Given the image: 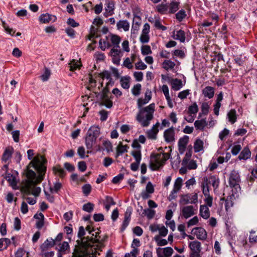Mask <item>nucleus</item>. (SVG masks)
<instances>
[{"instance_id": "f257e3e1", "label": "nucleus", "mask_w": 257, "mask_h": 257, "mask_svg": "<svg viewBox=\"0 0 257 257\" xmlns=\"http://www.w3.org/2000/svg\"><path fill=\"white\" fill-rule=\"evenodd\" d=\"M47 160L42 156L35 157L27 167L26 176L30 184L35 186L44 179L47 170Z\"/></svg>"}, {"instance_id": "f03ea898", "label": "nucleus", "mask_w": 257, "mask_h": 257, "mask_svg": "<svg viewBox=\"0 0 257 257\" xmlns=\"http://www.w3.org/2000/svg\"><path fill=\"white\" fill-rule=\"evenodd\" d=\"M155 105L153 103L148 106L141 108L136 116V120L143 127L148 126L154 117Z\"/></svg>"}, {"instance_id": "7ed1b4c3", "label": "nucleus", "mask_w": 257, "mask_h": 257, "mask_svg": "<svg viewBox=\"0 0 257 257\" xmlns=\"http://www.w3.org/2000/svg\"><path fill=\"white\" fill-rule=\"evenodd\" d=\"M85 233L86 232L84 227L80 226L77 234L79 239L76 241L77 245L76 246L81 249H89L92 247L94 242H98L99 239L97 238V233H96L94 238L89 236L84 237Z\"/></svg>"}, {"instance_id": "20e7f679", "label": "nucleus", "mask_w": 257, "mask_h": 257, "mask_svg": "<svg viewBox=\"0 0 257 257\" xmlns=\"http://www.w3.org/2000/svg\"><path fill=\"white\" fill-rule=\"evenodd\" d=\"M100 134V128L92 126L88 130L85 138V145L88 149H91Z\"/></svg>"}, {"instance_id": "39448f33", "label": "nucleus", "mask_w": 257, "mask_h": 257, "mask_svg": "<svg viewBox=\"0 0 257 257\" xmlns=\"http://www.w3.org/2000/svg\"><path fill=\"white\" fill-rule=\"evenodd\" d=\"M164 165L159 154H152L150 157V167L152 170H157Z\"/></svg>"}, {"instance_id": "423d86ee", "label": "nucleus", "mask_w": 257, "mask_h": 257, "mask_svg": "<svg viewBox=\"0 0 257 257\" xmlns=\"http://www.w3.org/2000/svg\"><path fill=\"white\" fill-rule=\"evenodd\" d=\"M240 181L239 173L235 170L231 171L229 178V184L230 187L235 188V189L239 188V183Z\"/></svg>"}, {"instance_id": "0eeeda50", "label": "nucleus", "mask_w": 257, "mask_h": 257, "mask_svg": "<svg viewBox=\"0 0 257 257\" xmlns=\"http://www.w3.org/2000/svg\"><path fill=\"white\" fill-rule=\"evenodd\" d=\"M182 179L180 177H178L176 179L174 182L173 189L168 196V199L169 201L174 200L176 198V194L182 187Z\"/></svg>"}, {"instance_id": "6e6552de", "label": "nucleus", "mask_w": 257, "mask_h": 257, "mask_svg": "<svg viewBox=\"0 0 257 257\" xmlns=\"http://www.w3.org/2000/svg\"><path fill=\"white\" fill-rule=\"evenodd\" d=\"M197 201L198 195L197 193L182 195H181L180 200V203L184 204H187L189 203L195 204L197 203Z\"/></svg>"}, {"instance_id": "1a4fd4ad", "label": "nucleus", "mask_w": 257, "mask_h": 257, "mask_svg": "<svg viewBox=\"0 0 257 257\" xmlns=\"http://www.w3.org/2000/svg\"><path fill=\"white\" fill-rule=\"evenodd\" d=\"M193 206L188 205L181 208V215L185 219H187L195 214Z\"/></svg>"}, {"instance_id": "9d476101", "label": "nucleus", "mask_w": 257, "mask_h": 257, "mask_svg": "<svg viewBox=\"0 0 257 257\" xmlns=\"http://www.w3.org/2000/svg\"><path fill=\"white\" fill-rule=\"evenodd\" d=\"M173 250L171 247L163 248L158 247L156 249L158 257H170L173 254Z\"/></svg>"}, {"instance_id": "9b49d317", "label": "nucleus", "mask_w": 257, "mask_h": 257, "mask_svg": "<svg viewBox=\"0 0 257 257\" xmlns=\"http://www.w3.org/2000/svg\"><path fill=\"white\" fill-rule=\"evenodd\" d=\"M164 138L166 142L168 143H172L175 141V130L172 126L164 132Z\"/></svg>"}, {"instance_id": "f8f14e48", "label": "nucleus", "mask_w": 257, "mask_h": 257, "mask_svg": "<svg viewBox=\"0 0 257 257\" xmlns=\"http://www.w3.org/2000/svg\"><path fill=\"white\" fill-rule=\"evenodd\" d=\"M192 232L196 235L197 238L200 240H205L207 238V232L202 227H195Z\"/></svg>"}, {"instance_id": "ddd939ff", "label": "nucleus", "mask_w": 257, "mask_h": 257, "mask_svg": "<svg viewBox=\"0 0 257 257\" xmlns=\"http://www.w3.org/2000/svg\"><path fill=\"white\" fill-rule=\"evenodd\" d=\"M91 251L89 249L78 247L75 248L72 257H86L90 254Z\"/></svg>"}, {"instance_id": "4468645a", "label": "nucleus", "mask_w": 257, "mask_h": 257, "mask_svg": "<svg viewBox=\"0 0 257 257\" xmlns=\"http://www.w3.org/2000/svg\"><path fill=\"white\" fill-rule=\"evenodd\" d=\"M160 123L157 122L150 130L148 131L147 136L149 139L152 140H156L157 139V136L159 132L158 127Z\"/></svg>"}, {"instance_id": "2eb2a0df", "label": "nucleus", "mask_w": 257, "mask_h": 257, "mask_svg": "<svg viewBox=\"0 0 257 257\" xmlns=\"http://www.w3.org/2000/svg\"><path fill=\"white\" fill-rule=\"evenodd\" d=\"M55 244V240H53L52 238H47L41 245L40 248L42 251H47L49 248L54 246Z\"/></svg>"}, {"instance_id": "dca6fc26", "label": "nucleus", "mask_w": 257, "mask_h": 257, "mask_svg": "<svg viewBox=\"0 0 257 257\" xmlns=\"http://www.w3.org/2000/svg\"><path fill=\"white\" fill-rule=\"evenodd\" d=\"M202 92L205 97L211 99L214 96V88L211 86H206L202 89Z\"/></svg>"}, {"instance_id": "f3484780", "label": "nucleus", "mask_w": 257, "mask_h": 257, "mask_svg": "<svg viewBox=\"0 0 257 257\" xmlns=\"http://www.w3.org/2000/svg\"><path fill=\"white\" fill-rule=\"evenodd\" d=\"M199 214L203 218L208 219L210 216V211L208 206L205 205H200Z\"/></svg>"}, {"instance_id": "a211bd4d", "label": "nucleus", "mask_w": 257, "mask_h": 257, "mask_svg": "<svg viewBox=\"0 0 257 257\" xmlns=\"http://www.w3.org/2000/svg\"><path fill=\"white\" fill-rule=\"evenodd\" d=\"M56 18L54 16L48 14H42L39 17V20L42 23L46 24L53 20L55 21Z\"/></svg>"}, {"instance_id": "6ab92c4d", "label": "nucleus", "mask_w": 257, "mask_h": 257, "mask_svg": "<svg viewBox=\"0 0 257 257\" xmlns=\"http://www.w3.org/2000/svg\"><path fill=\"white\" fill-rule=\"evenodd\" d=\"M170 82L172 89L175 91L180 90L183 86L182 80L177 78L172 79Z\"/></svg>"}, {"instance_id": "aec40b11", "label": "nucleus", "mask_w": 257, "mask_h": 257, "mask_svg": "<svg viewBox=\"0 0 257 257\" xmlns=\"http://www.w3.org/2000/svg\"><path fill=\"white\" fill-rule=\"evenodd\" d=\"M189 247L192 252L199 253L201 251V243L198 241H192L189 243Z\"/></svg>"}, {"instance_id": "412c9836", "label": "nucleus", "mask_w": 257, "mask_h": 257, "mask_svg": "<svg viewBox=\"0 0 257 257\" xmlns=\"http://www.w3.org/2000/svg\"><path fill=\"white\" fill-rule=\"evenodd\" d=\"M173 35H174V38L176 40L180 41L181 42L183 43L185 41V33L184 31L179 30L177 31L176 33L175 31L173 32Z\"/></svg>"}, {"instance_id": "4be33fe9", "label": "nucleus", "mask_w": 257, "mask_h": 257, "mask_svg": "<svg viewBox=\"0 0 257 257\" xmlns=\"http://www.w3.org/2000/svg\"><path fill=\"white\" fill-rule=\"evenodd\" d=\"M250 156L251 152L247 147H245L238 156V159L246 160L249 158Z\"/></svg>"}, {"instance_id": "5701e85b", "label": "nucleus", "mask_w": 257, "mask_h": 257, "mask_svg": "<svg viewBox=\"0 0 257 257\" xmlns=\"http://www.w3.org/2000/svg\"><path fill=\"white\" fill-rule=\"evenodd\" d=\"M118 30L122 29L124 31H127L130 28V24L126 20H119L116 24Z\"/></svg>"}, {"instance_id": "b1692460", "label": "nucleus", "mask_w": 257, "mask_h": 257, "mask_svg": "<svg viewBox=\"0 0 257 257\" xmlns=\"http://www.w3.org/2000/svg\"><path fill=\"white\" fill-rule=\"evenodd\" d=\"M13 152V148H6L2 156L3 161L6 163L12 157Z\"/></svg>"}, {"instance_id": "393cba45", "label": "nucleus", "mask_w": 257, "mask_h": 257, "mask_svg": "<svg viewBox=\"0 0 257 257\" xmlns=\"http://www.w3.org/2000/svg\"><path fill=\"white\" fill-rule=\"evenodd\" d=\"M130 77L128 76H125L121 77L120 79V83L121 85V86L125 89H128L130 88Z\"/></svg>"}, {"instance_id": "a878e982", "label": "nucleus", "mask_w": 257, "mask_h": 257, "mask_svg": "<svg viewBox=\"0 0 257 257\" xmlns=\"http://www.w3.org/2000/svg\"><path fill=\"white\" fill-rule=\"evenodd\" d=\"M194 126L195 128L198 130H203L207 123L205 119L201 120H197L194 122Z\"/></svg>"}, {"instance_id": "bb28decb", "label": "nucleus", "mask_w": 257, "mask_h": 257, "mask_svg": "<svg viewBox=\"0 0 257 257\" xmlns=\"http://www.w3.org/2000/svg\"><path fill=\"white\" fill-rule=\"evenodd\" d=\"M228 121L231 123L233 124L236 121L237 116L236 112L235 109H231L227 114Z\"/></svg>"}, {"instance_id": "cd10ccee", "label": "nucleus", "mask_w": 257, "mask_h": 257, "mask_svg": "<svg viewBox=\"0 0 257 257\" xmlns=\"http://www.w3.org/2000/svg\"><path fill=\"white\" fill-rule=\"evenodd\" d=\"M203 149V142L200 139H197L194 144V150L195 153L202 151Z\"/></svg>"}, {"instance_id": "c85d7f7f", "label": "nucleus", "mask_w": 257, "mask_h": 257, "mask_svg": "<svg viewBox=\"0 0 257 257\" xmlns=\"http://www.w3.org/2000/svg\"><path fill=\"white\" fill-rule=\"evenodd\" d=\"M128 147L127 145H122V143L120 142L119 144L116 148V156L117 157L120 155H122L125 152H127Z\"/></svg>"}, {"instance_id": "c756f323", "label": "nucleus", "mask_w": 257, "mask_h": 257, "mask_svg": "<svg viewBox=\"0 0 257 257\" xmlns=\"http://www.w3.org/2000/svg\"><path fill=\"white\" fill-rule=\"evenodd\" d=\"M106 7L105 8V11L108 12V15H113L114 14V3L113 1L109 0L106 2Z\"/></svg>"}, {"instance_id": "7c9ffc66", "label": "nucleus", "mask_w": 257, "mask_h": 257, "mask_svg": "<svg viewBox=\"0 0 257 257\" xmlns=\"http://www.w3.org/2000/svg\"><path fill=\"white\" fill-rule=\"evenodd\" d=\"M110 41L113 47H120L119 43L120 42L121 39L119 36L114 34H111Z\"/></svg>"}, {"instance_id": "2f4dec72", "label": "nucleus", "mask_w": 257, "mask_h": 257, "mask_svg": "<svg viewBox=\"0 0 257 257\" xmlns=\"http://www.w3.org/2000/svg\"><path fill=\"white\" fill-rule=\"evenodd\" d=\"M11 243V240L7 238H2L0 239V251H2L7 248L8 246Z\"/></svg>"}, {"instance_id": "473e14b6", "label": "nucleus", "mask_w": 257, "mask_h": 257, "mask_svg": "<svg viewBox=\"0 0 257 257\" xmlns=\"http://www.w3.org/2000/svg\"><path fill=\"white\" fill-rule=\"evenodd\" d=\"M6 179L9 182L10 185L14 188L17 186V181L16 177L11 174H7L6 176Z\"/></svg>"}, {"instance_id": "72a5a7b5", "label": "nucleus", "mask_w": 257, "mask_h": 257, "mask_svg": "<svg viewBox=\"0 0 257 257\" xmlns=\"http://www.w3.org/2000/svg\"><path fill=\"white\" fill-rule=\"evenodd\" d=\"M175 66V63L170 60H165L162 63V67L166 70L173 69Z\"/></svg>"}, {"instance_id": "f704fd0d", "label": "nucleus", "mask_w": 257, "mask_h": 257, "mask_svg": "<svg viewBox=\"0 0 257 257\" xmlns=\"http://www.w3.org/2000/svg\"><path fill=\"white\" fill-rule=\"evenodd\" d=\"M201 188L203 194L204 196H208L209 195V187L208 185V180L207 179H205L203 180V181L201 183Z\"/></svg>"}, {"instance_id": "c9c22d12", "label": "nucleus", "mask_w": 257, "mask_h": 257, "mask_svg": "<svg viewBox=\"0 0 257 257\" xmlns=\"http://www.w3.org/2000/svg\"><path fill=\"white\" fill-rule=\"evenodd\" d=\"M53 171L55 174H57L60 178H63L66 175L65 171L60 166H55L53 168Z\"/></svg>"}, {"instance_id": "e433bc0d", "label": "nucleus", "mask_w": 257, "mask_h": 257, "mask_svg": "<svg viewBox=\"0 0 257 257\" xmlns=\"http://www.w3.org/2000/svg\"><path fill=\"white\" fill-rule=\"evenodd\" d=\"M70 70L73 71L77 69H80L81 67V62L75 59H73L69 63Z\"/></svg>"}, {"instance_id": "4c0bfd02", "label": "nucleus", "mask_w": 257, "mask_h": 257, "mask_svg": "<svg viewBox=\"0 0 257 257\" xmlns=\"http://www.w3.org/2000/svg\"><path fill=\"white\" fill-rule=\"evenodd\" d=\"M102 145H103V146L104 147V148H102L101 149L99 148L98 149L99 151L106 150V151L108 153L112 151V144L108 140H104V141H103Z\"/></svg>"}, {"instance_id": "58836bf2", "label": "nucleus", "mask_w": 257, "mask_h": 257, "mask_svg": "<svg viewBox=\"0 0 257 257\" xmlns=\"http://www.w3.org/2000/svg\"><path fill=\"white\" fill-rule=\"evenodd\" d=\"M151 99V94H149L148 98H139L138 99L137 101V105L138 108L140 109L141 108H143L144 107H142L143 105L147 104L148 103L149 100Z\"/></svg>"}, {"instance_id": "ea45409f", "label": "nucleus", "mask_w": 257, "mask_h": 257, "mask_svg": "<svg viewBox=\"0 0 257 257\" xmlns=\"http://www.w3.org/2000/svg\"><path fill=\"white\" fill-rule=\"evenodd\" d=\"M189 141V137L187 136H184L180 138L178 141V147L186 148V145Z\"/></svg>"}, {"instance_id": "a19ab883", "label": "nucleus", "mask_w": 257, "mask_h": 257, "mask_svg": "<svg viewBox=\"0 0 257 257\" xmlns=\"http://www.w3.org/2000/svg\"><path fill=\"white\" fill-rule=\"evenodd\" d=\"M179 3L174 1H172L170 3L169 7V12L170 13H174L176 12L179 9L178 7Z\"/></svg>"}, {"instance_id": "79ce46f5", "label": "nucleus", "mask_w": 257, "mask_h": 257, "mask_svg": "<svg viewBox=\"0 0 257 257\" xmlns=\"http://www.w3.org/2000/svg\"><path fill=\"white\" fill-rule=\"evenodd\" d=\"M141 84L138 83L134 86L132 89V93L135 96H138L140 94L141 90Z\"/></svg>"}, {"instance_id": "37998d69", "label": "nucleus", "mask_w": 257, "mask_h": 257, "mask_svg": "<svg viewBox=\"0 0 257 257\" xmlns=\"http://www.w3.org/2000/svg\"><path fill=\"white\" fill-rule=\"evenodd\" d=\"M131 154L136 160V162L140 163L142 159V155L141 150L132 151Z\"/></svg>"}, {"instance_id": "c03bdc74", "label": "nucleus", "mask_w": 257, "mask_h": 257, "mask_svg": "<svg viewBox=\"0 0 257 257\" xmlns=\"http://www.w3.org/2000/svg\"><path fill=\"white\" fill-rule=\"evenodd\" d=\"M157 11L161 14H165L168 11V6L167 4H161L156 7Z\"/></svg>"}, {"instance_id": "a18cd8bd", "label": "nucleus", "mask_w": 257, "mask_h": 257, "mask_svg": "<svg viewBox=\"0 0 257 257\" xmlns=\"http://www.w3.org/2000/svg\"><path fill=\"white\" fill-rule=\"evenodd\" d=\"M94 204L92 203L88 202L83 205L82 209L84 211L88 213H91L94 209Z\"/></svg>"}, {"instance_id": "49530a36", "label": "nucleus", "mask_w": 257, "mask_h": 257, "mask_svg": "<svg viewBox=\"0 0 257 257\" xmlns=\"http://www.w3.org/2000/svg\"><path fill=\"white\" fill-rule=\"evenodd\" d=\"M121 53V50L119 47H113L110 51V55L112 57H118Z\"/></svg>"}, {"instance_id": "de8ad7c7", "label": "nucleus", "mask_w": 257, "mask_h": 257, "mask_svg": "<svg viewBox=\"0 0 257 257\" xmlns=\"http://www.w3.org/2000/svg\"><path fill=\"white\" fill-rule=\"evenodd\" d=\"M99 44L100 49L102 51H105L106 48H109L111 46V45L108 42L103 40L102 39L99 40Z\"/></svg>"}, {"instance_id": "09e8293b", "label": "nucleus", "mask_w": 257, "mask_h": 257, "mask_svg": "<svg viewBox=\"0 0 257 257\" xmlns=\"http://www.w3.org/2000/svg\"><path fill=\"white\" fill-rule=\"evenodd\" d=\"M186 16V12L184 10H180L176 14V18L179 22H181Z\"/></svg>"}, {"instance_id": "8fccbe9b", "label": "nucleus", "mask_w": 257, "mask_h": 257, "mask_svg": "<svg viewBox=\"0 0 257 257\" xmlns=\"http://www.w3.org/2000/svg\"><path fill=\"white\" fill-rule=\"evenodd\" d=\"M147 216L149 219H152L155 214V211L151 209H145L143 214Z\"/></svg>"}, {"instance_id": "3c124183", "label": "nucleus", "mask_w": 257, "mask_h": 257, "mask_svg": "<svg viewBox=\"0 0 257 257\" xmlns=\"http://www.w3.org/2000/svg\"><path fill=\"white\" fill-rule=\"evenodd\" d=\"M198 111V107L196 102H194L188 107V113L195 114Z\"/></svg>"}, {"instance_id": "603ef678", "label": "nucleus", "mask_w": 257, "mask_h": 257, "mask_svg": "<svg viewBox=\"0 0 257 257\" xmlns=\"http://www.w3.org/2000/svg\"><path fill=\"white\" fill-rule=\"evenodd\" d=\"M141 53L143 55L150 54L152 53L151 47L149 45H144L141 48Z\"/></svg>"}, {"instance_id": "864d4df0", "label": "nucleus", "mask_w": 257, "mask_h": 257, "mask_svg": "<svg viewBox=\"0 0 257 257\" xmlns=\"http://www.w3.org/2000/svg\"><path fill=\"white\" fill-rule=\"evenodd\" d=\"M50 71L48 68H46L44 73L40 76L41 79L43 81H47L50 76Z\"/></svg>"}, {"instance_id": "5fc2aeb1", "label": "nucleus", "mask_w": 257, "mask_h": 257, "mask_svg": "<svg viewBox=\"0 0 257 257\" xmlns=\"http://www.w3.org/2000/svg\"><path fill=\"white\" fill-rule=\"evenodd\" d=\"M155 240L158 246H164L168 244V241L165 239H160L159 236L155 237Z\"/></svg>"}, {"instance_id": "6e6d98bb", "label": "nucleus", "mask_w": 257, "mask_h": 257, "mask_svg": "<svg viewBox=\"0 0 257 257\" xmlns=\"http://www.w3.org/2000/svg\"><path fill=\"white\" fill-rule=\"evenodd\" d=\"M62 187V184L59 182H56L54 185L53 188H50V190L51 193L55 192L57 193Z\"/></svg>"}, {"instance_id": "4d7b16f0", "label": "nucleus", "mask_w": 257, "mask_h": 257, "mask_svg": "<svg viewBox=\"0 0 257 257\" xmlns=\"http://www.w3.org/2000/svg\"><path fill=\"white\" fill-rule=\"evenodd\" d=\"M209 106L207 102H203L201 106V112L203 114L206 115L209 111Z\"/></svg>"}, {"instance_id": "13d9d810", "label": "nucleus", "mask_w": 257, "mask_h": 257, "mask_svg": "<svg viewBox=\"0 0 257 257\" xmlns=\"http://www.w3.org/2000/svg\"><path fill=\"white\" fill-rule=\"evenodd\" d=\"M83 193L85 196H87L91 191V186L90 184H85L82 187Z\"/></svg>"}, {"instance_id": "bf43d9fd", "label": "nucleus", "mask_w": 257, "mask_h": 257, "mask_svg": "<svg viewBox=\"0 0 257 257\" xmlns=\"http://www.w3.org/2000/svg\"><path fill=\"white\" fill-rule=\"evenodd\" d=\"M149 40L150 37L148 34L142 33L140 38V40L142 43H147L149 42Z\"/></svg>"}, {"instance_id": "052dcab7", "label": "nucleus", "mask_w": 257, "mask_h": 257, "mask_svg": "<svg viewBox=\"0 0 257 257\" xmlns=\"http://www.w3.org/2000/svg\"><path fill=\"white\" fill-rule=\"evenodd\" d=\"M198 222V218L197 216H194L190 219L187 222V227H189L191 226L196 225Z\"/></svg>"}, {"instance_id": "680f3d73", "label": "nucleus", "mask_w": 257, "mask_h": 257, "mask_svg": "<svg viewBox=\"0 0 257 257\" xmlns=\"http://www.w3.org/2000/svg\"><path fill=\"white\" fill-rule=\"evenodd\" d=\"M104 204H108L109 205H114L116 203L114 201L112 197L109 196H106L104 202Z\"/></svg>"}, {"instance_id": "e2e57ef3", "label": "nucleus", "mask_w": 257, "mask_h": 257, "mask_svg": "<svg viewBox=\"0 0 257 257\" xmlns=\"http://www.w3.org/2000/svg\"><path fill=\"white\" fill-rule=\"evenodd\" d=\"M100 104L101 105H104L107 108H110L112 106V101L109 99H105L104 100L101 101Z\"/></svg>"}, {"instance_id": "0e129e2a", "label": "nucleus", "mask_w": 257, "mask_h": 257, "mask_svg": "<svg viewBox=\"0 0 257 257\" xmlns=\"http://www.w3.org/2000/svg\"><path fill=\"white\" fill-rule=\"evenodd\" d=\"M135 67L137 69L145 70L147 68V66L141 60L135 64Z\"/></svg>"}, {"instance_id": "69168bd1", "label": "nucleus", "mask_w": 257, "mask_h": 257, "mask_svg": "<svg viewBox=\"0 0 257 257\" xmlns=\"http://www.w3.org/2000/svg\"><path fill=\"white\" fill-rule=\"evenodd\" d=\"M173 55L181 58H183L185 57L184 52L182 50H175L173 51Z\"/></svg>"}, {"instance_id": "338daca9", "label": "nucleus", "mask_w": 257, "mask_h": 257, "mask_svg": "<svg viewBox=\"0 0 257 257\" xmlns=\"http://www.w3.org/2000/svg\"><path fill=\"white\" fill-rule=\"evenodd\" d=\"M241 146L240 145H234L231 150V153L233 155H236L238 154L241 150Z\"/></svg>"}, {"instance_id": "774afa93", "label": "nucleus", "mask_w": 257, "mask_h": 257, "mask_svg": "<svg viewBox=\"0 0 257 257\" xmlns=\"http://www.w3.org/2000/svg\"><path fill=\"white\" fill-rule=\"evenodd\" d=\"M134 76L137 81H141L143 79V73L142 72H135Z\"/></svg>"}]
</instances>
